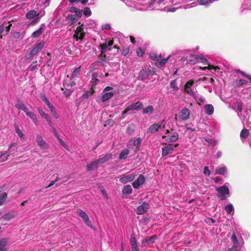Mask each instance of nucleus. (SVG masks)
Wrapping results in <instances>:
<instances>
[{"label":"nucleus","instance_id":"nucleus-55","mask_svg":"<svg viewBox=\"0 0 251 251\" xmlns=\"http://www.w3.org/2000/svg\"><path fill=\"white\" fill-rule=\"evenodd\" d=\"M49 108L50 109V113L52 115H56V111L55 110L54 108L51 103H50L49 106H48Z\"/></svg>","mask_w":251,"mask_h":251},{"label":"nucleus","instance_id":"nucleus-60","mask_svg":"<svg viewBox=\"0 0 251 251\" xmlns=\"http://www.w3.org/2000/svg\"><path fill=\"white\" fill-rule=\"evenodd\" d=\"M210 173H211V172L209 169L208 167H207V166L204 167V170H203V174L206 176H209L210 175Z\"/></svg>","mask_w":251,"mask_h":251},{"label":"nucleus","instance_id":"nucleus-40","mask_svg":"<svg viewBox=\"0 0 251 251\" xmlns=\"http://www.w3.org/2000/svg\"><path fill=\"white\" fill-rule=\"evenodd\" d=\"M129 154V151L127 150H125L121 151L120 154L119 158L120 159H125L126 158L127 155Z\"/></svg>","mask_w":251,"mask_h":251},{"label":"nucleus","instance_id":"nucleus-5","mask_svg":"<svg viewBox=\"0 0 251 251\" xmlns=\"http://www.w3.org/2000/svg\"><path fill=\"white\" fill-rule=\"evenodd\" d=\"M178 134L176 132H170L169 129L166 131L165 135L162 136V138L166 139L168 143L175 142L178 139Z\"/></svg>","mask_w":251,"mask_h":251},{"label":"nucleus","instance_id":"nucleus-42","mask_svg":"<svg viewBox=\"0 0 251 251\" xmlns=\"http://www.w3.org/2000/svg\"><path fill=\"white\" fill-rule=\"evenodd\" d=\"M155 239H156V236L153 235L148 239H144L143 243H147V244L153 243L154 242Z\"/></svg>","mask_w":251,"mask_h":251},{"label":"nucleus","instance_id":"nucleus-12","mask_svg":"<svg viewBox=\"0 0 251 251\" xmlns=\"http://www.w3.org/2000/svg\"><path fill=\"white\" fill-rule=\"evenodd\" d=\"M136 176V175L135 174H126L123 175L120 178V181L123 184H126L127 182L133 181Z\"/></svg>","mask_w":251,"mask_h":251},{"label":"nucleus","instance_id":"nucleus-51","mask_svg":"<svg viewBox=\"0 0 251 251\" xmlns=\"http://www.w3.org/2000/svg\"><path fill=\"white\" fill-rule=\"evenodd\" d=\"M244 4L245 5L244 9H251V1H250V0H245Z\"/></svg>","mask_w":251,"mask_h":251},{"label":"nucleus","instance_id":"nucleus-15","mask_svg":"<svg viewBox=\"0 0 251 251\" xmlns=\"http://www.w3.org/2000/svg\"><path fill=\"white\" fill-rule=\"evenodd\" d=\"M145 177L143 175H140L137 179L134 181L132 184L135 189H138L142 185L145 183Z\"/></svg>","mask_w":251,"mask_h":251},{"label":"nucleus","instance_id":"nucleus-3","mask_svg":"<svg viewBox=\"0 0 251 251\" xmlns=\"http://www.w3.org/2000/svg\"><path fill=\"white\" fill-rule=\"evenodd\" d=\"M198 62H201L203 65H207V66L203 67H200V69L201 70H205L206 69L211 70L214 69L216 71L217 69H219L218 67H215L212 65H211L205 56L202 55H198Z\"/></svg>","mask_w":251,"mask_h":251},{"label":"nucleus","instance_id":"nucleus-16","mask_svg":"<svg viewBox=\"0 0 251 251\" xmlns=\"http://www.w3.org/2000/svg\"><path fill=\"white\" fill-rule=\"evenodd\" d=\"M44 42H41L36 45L34 48L31 50L29 53V55L32 57L36 54L39 51H40L44 47Z\"/></svg>","mask_w":251,"mask_h":251},{"label":"nucleus","instance_id":"nucleus-11","mask_svg":"<svg viewBox=\"0 0 251 251\" xmlns=\"http://www.w3.org/2000/svg\"><path fill=\"white\" fill-rule=\"evenodd\" d=\"M178 145V144L173 145L172 144H169L162 148V156H166L169 154H171L174 150V147H176Z\"/></svg>","mask_w":251,"mask_h":251},{"label":"nucleus","instance_id":"nucleus-1","mask_svg":"<svg viewBox=\"0 0 251 251\" xmlns=\"http://www.w3.org/2000/svg\"><path fill=\"white\" fill-rule=\"evenodd\" d=\"M174 5L181 4L179 8L188 9L194 7L197 5V2L196 0H171Z\"/></svg>","mask_w":251,"mask_h":251},{"label":"nucleus","instance_id":"nucleus-43","mask_svg":"<svg viewBox=\"0 0 251 251\" xmlns=\"http://www.w3.org/2000/svg\"><path fill=\"white\" fill-rule=\"evenodd\" d=\"M72 11H73L74 13H75V15L77 16V18L80 17L82 15V11L77 8L75 7H72Z\"/></svg>","mask_w":251,"mask_h":251},{"label":"nucleus","instance_id":"nucleus-30","mask_svg":"<svg viewBox=\"0 0 251 251\" xmlns=\"http://www.w3.org/2000/svg\"><path fill=\"white\" fill-rule=\"evenodd\" d=\"M43 26H44V25H42L38 30L33 32L32 34V36L34 38H37L41 35L43 32Z\"/></svg>","mask_w":251,"mask_h":251},{"label":"nucleus","instance_id":"nucleus-21","mask_svg":"<svg viewBox=\"0 0 251 251\" xmlns=\"http://www.w3.org/2000/svg\"><path fill=\"white\" fill-rule=\"evenodd\" d=\"M170 57L171 56L169 55L167 58L162 59V57L159 58L158 61L155 62V66L158 68H161L166 63Z\"/></svg>","mask_w":251,"mask_h":251},{"label":"nucleus","instance_id":"nucleus-6","mask_svg":"<svg viewBox=\"0 0 251 251\" xmlns=\"http://www.w3.org/2000/svg\"><path fill=\"white\" fill-rule=\"evenodd\" d=\"M194 83V81L193 80H190L187 82L184 86V90L187 94L194 98L196 100H197L195 90L192 87Z\"/></svg>","mask_w":251,"mask_h":251},{"label":"nucleus","instance_id":"nucleus-46","mask_svg":"<svg viewBox=\"0 0 251 251\" xmlns=\"http://www.w3.org/2000/svg\"><path fill=\"white\" fill-rule=\"evenodd\" d=\"M80 67H78L76 68H75L72 75V76L70 78L73 79L75 78V76H76L80 73Z\"/></svg>","mask_w":251,"mask_h":251},{"label":"nucleus","instance_id":"nucleus-31","mask_svg":"<svg viewBox=\"0 0 251 251\" xmlns=\"http://www.w3.org/2000/svg\"><path fill=\"white\" fill-rule=\"evenodd\" d=\"M148 77V74L146 73L145 70L143 69L140 72L138 76V79L140 80H144Z\"/></svg>","mask_w":251,"mask_h":251},{"label":"nucleus","instance_id":"nucleus-34","mask_svg":"<svg viewBox=\"0 0 251 251\" xmlns=\"http://www.w3.org/2000/svg\"><path fill=\"white\" fill-rule=\"evenodd\" d=\"M236 106L237 110L239 111L238 112V115L239 117H240L241 120L243 121L245 120L244 118H242L240 114L241 115V112L242 111V104L240 102H238L236 103Z\"/></svg>","mask_w":251,"mask_h":251},{"label":"nucleus","instance_id":"nucleus-36","mask_svg":"<svg viewBox=\"0 0 251 251\" xmlns=\"http://www.w3.org/2000/svg\"><path fill=\"white\" fill-rule=\"evenodd\" d=\"M9 156V154L7 153V151H5L3 152H0V161L1 162H4L8 159V157Z\"/></svg>","mask_w":251,"mask_h":251},{"label":"nucleus","instance_id":"nucleus-18","mask_svg":"<svg viewBox=\"0 0 251 251\" xmlns=\"http://www.w3.org/2000/svg\"><path fill=\"white\" fill-rule=\"evenodd\" d=\"M113 44V41L112 40L106 41L104 43L101 44L100 47L101 49V53H104L107 50H109V47H111Z\"/></svg>","mask_w":251,"mask_h":251},{"label":"nucleus","instance_id":"nucleus-47","mask_svg":"<svg viewBox=\"0 0 251 251\" xmlns=\"http://www.w3.org/2000/svg\"><path fill=\"white\" fill-rule=\"evenodd\" d=\"M145 71L148 74V76H149L155 74V73L156 72V69L154 68H152L151 69L148 68L146 70H145Z\"/></svg>","mask_w":251,"mask_h":251},{"label":"nucleus","instance_id":"nucleus-56","mask_svg":"<svg viewBox=\"0 0 251 251\" xmlns=\"http://www.w3.org/2000/svg\"><path fill=\"white\" fill-rule=\"evenodd\" d=\"M49 108L50 109V113L52 115H56V111L55 110L54 108L51 103H50L49 106H48Z\"/></svg>","mask_w":251,"mask_h":251},{"label":"nucleus","instance_id":"nucleus-2","mask_svg":"<svg viewBox=\"0 0 251 251\" xmlns=\"http://www.w3.org/2000/svg\"><path fill=\"white\" fill-rule=\"evenodd\" d=\"M166 121L165 120H162L157 123H154L150 126L147 130V133H154L159 129L164 128L166 126Z\"/></svg>","mask_w":251,"mask_h":251},{"label":"nucleus","instance_id":"nucleus-57","mask_svg":"<svg viewBox=\"0 0 251 251\" xmlns=\"http://www.w3.org/2000/svg\"><path fill=\"white\" fill-rule=\"evenodd\" d=\"M49 108L50 109V113L52 115H56V111L55 110L54 108L51 103H50L49 106H48Z\"/></svg>","mask_w":251,"mask_h":251},{"label":"nucleus","instance_id":"nucleus-62","mask_svg":"<svg viewBox=\"0 0 251 251\" xmlns=\"http://www.w3.org/2000/svg\"><path fill=\"white\" fill-rule=\"evenodd\" d=\"M237 72L241 73V74L243 76L247 77V78H248L251 81V75H247L244 72H242V71H241L240 70H238L237 71Z\"/></svg>","mask_w":251,"mask_h":251},{"label":"nucleus","instance_id":"nucleus-19","mask_svg":"<svg viewBox=\"0 0 251 251\" xmlns=\"http://www.w3.org/2000/svg\"><path fill=\"white\" fill-rule=\"evenodd\" d=\"M186 59L187 63L191 65L198 63V55L197 54H190L186 58Z\"/></svg>","mask_w":251,"mask_h":251},{"label":"nucleus","instance_id":"nucleus-17","mask_svg":"<svg viewBox=\"0 0 251 251\" xmlns=\"http://www.w3.org/2000/svg\"><path fill=\"white\" fill-rule=\"evenodd\" d=\"M149 208V204L146 202H144L141 205L138 206L136 212L138 215H141L146 212Z\"/></svg>","mask_w":251,"mask_h":251},{"label":"nucleus","instance_id":"nucleus-32","mask_svg":"<svg viewBox=\"0 0 251 251\" xmlns=\"http://www.w3.org/2000/svg\"><path fill=\"white\" fill-rule=\"evenodd\" d=\"M26 115L31 118L35 124L38 125V121L36 116L33 112L30 111L29 112H27Z\"/></svg>","mask_w":251,"mask_h":251},{"label":"nucleus","instance_id":"nucleus-9","mask_svg":"<svg viewBox=\"0 0 251 251\" xmlns=\"http://www.w3.org/2000/svg\"><path fill=\"white\" fill-rule=\"evenodd\" d=\"M76 213L80 217L84 223L89 227H92L91 222L90 221L88 215L85 212L80 209H78L76 210Z\"/></svg>","mask_w":251,"mask_h":251},{"label":"nucleus","instance_id":"nucleus-28","mask_svg":"<svg viewBox=\"0 0 251 251\" xmlns=\"http://www.w3.org/2000/svg\"><path fill=\"white\" fill-rule=\"evenodd\" d=\"M132 189L131 185L127 184L126 185L122 190L124 195H129L132 193Z\"/></svg>","mask_w":251,"mask_h":251},{"label":"nucleus","instance_id":"nucleus-37","mask_svg":"<svg viewBox=\"0 0 251 251\" xmlns=\"http://www.w3.org/2000/svg\"><path fill=\"white\" fill-rule=\"evenodd\" d=\"M225 209L227 214H230L232 212H233L234 207L233 206V205L230 203L225 206Z\"/></svg>","mask_w":251,"mask_h":251},{"label":"nucleus","instance_id":"nucleus-58","mask_svg":"<svg viewBox=\"0 0 251 251\" xmlns=\"http://www.w3.org/2000/svg\"><path fill=\"white\" fill-rule=\"evenodd\" d=\"M51 132L54 134V135L56 138H58L59 136V134L55 128V126H53V127H51Z\"/></svg>","mask_w":251,"mask_h":251},{"label":"nucleus","instance_id":"nucleus-44","mask_svg":"<svg viewBox=\"0 0 251 251\" xmlns=\"http://www.w3.org/2000/svg\"><path fill=\"white\" fill-rule=\"evenodd\" d=\"M249 134V130L247 129H243L240 133V137L241 138H246Z\"/></svg>","mask_w":251,"mask_h":251},{"label":"nucleus","instance_id":"nucleus-49","mask_svg":"<svg viewBox=\"0 0 251 251\" xmlns=\"http://www.w3.org/2000/svg\"><path fill=\"white\" fill-rule=\"evenodd\" d=\"M171 87L173 89L174 91H177L178 90V87L177 86V83L176 80H173L171 81L170 84Z\"/></svg>","mask_w":251,"mask_h":251},{"label":"nucleus","instance_id":"nucleus-35","mask_svg":"<svg viewBox=\"0 0 251 251\" xmlns=\"http://www.w3.org/2000/svg\"><path fill=\"white\" fill-rule=\"evenodd\" d=\"M153 111V107L152 105H149L148 107L143 109V113L144 114H151Z\"/></svg>","mask_w":251,"mask_h":251},{"label":"nucleus","instance_id":"nucleus-4","mask_svg":"<svg viewBox=\"0 0 251 251\" xmlns=\"http://www.w3.org/2000/svg\"><path fill=\"white\" fill-rule=\"evenodd\" d=\"M78 24L79 25L75 30L73 37L76 41H82L85 35V33L84 31V25L80 24V23H79Z\"/></svg>","mask_w":251,"mask_h":251},{"label":"nucleus","instance_id":"nucleus-39","mask_svg":"<svg viewBox=\"0 0 251 251\" xmlns=\"http://www.w3.org/2000/svg\"><path fill=\"white\" fill-rule=\"evenodd\" d=\"M38 112L41 117L44 119H45L46 120H48L49 118L50 117L46 114L42 109L38 108Z\"/></svg>","mask_w":251,"mask_h":251},{"label":"nucleus","instance_id":"nucleus-8","mask_svg":"<svg viewBox=\"0 0 251 251\" xmlns=\"http://www.w3.org/2000/svg\"><path fill=\"white\" fill-rule=\"evenodd\" d=\"M143 107V104L140 101H137L135 103H133L126 107L124 111H123L122 114L124 115L129 111L134 110L139 111L142 109Z\"/></svg>","mask_w":251,"mask_h":251},{"label":"nucleus","instance_id":"nucleus-54","mask_svg":"<svg viewBox=\"0 0 251 251\" xmlns=\"http://www.w3.org/2000/svg\"><path fill=\"white\" fill-rule=\"evenodd\" d=\"M7 244V241L6 239H2L0 240V247L5 248Z\"/></svg>","mask_w":251,"mask_h":251},{"label":"nucleus","instance_id":"nucleus-38","mask_svg":"<svg viewBox=\"0 0 251 251\" xmlns=\"http://www.w3.org/2000/svg\"><path fill=\"white\" fill-rule=\"evenodd\" d=\"M185 127L187 130H190L191 131H197L196 127L194 126L192 124L189 123L185 125Z\"/></svg>","mask_w":251,"mask_h":251},{"label":"nucleus","instance_id":"nucleus-45","mask_svg":"<svg viewBox=\"0 0 251 251\" xmlns=\"http://www.w3.org/2000/svg\"><path fill=\"white\" fill-rule=\"evenodd\" d=\"M226 172V168L223 166L222 167H220L216 171V174H221V175H225V174Z\"/></svg>","mask_w":251,"mask_h":251},{"label":"nucleus","instance_id":"nucleus-27","mask_svg":"<svg viewBox=\"0 0 251 251\" xmlns=\"http://www.w3.org/2000/svg\"><path fill=\"white\" fill-rule=\"evenodd\" d=\"M15 131L16 133L18 134V136L21 139L22 141H24L25 140L24 137V134L23 131L20 129L19 126L17 125L15 126Z\"/></svg>","mask_w":251,"mask_h":251},{"label":"nucleus","instance_id":"nucleus-14","mask_svg":"<svg viewBox=\"0 0 251 251\" xmlns=\"http://www.w3.org/2000/svg\"><path fill=\"white\" fill-rule=\"evenodd\" d=\"M36 140L41 149L45 150L49 149V145L44 140L41 135H37L36 136Z\"/></svg>","mask_w":251,"mask_h":251},{"label":"nucleus","instance_id":"nucleus-26","mask_svg":"<svg viewBox=\"0 0 251 251\" xmlns=\"http://www.w3.org/2000/svg\"><path fill=\"white\" fill-rule=\"evenodd\" d=\"M67 20L68 21V24L72 25L77 21V16L69 14L67 16Z\"/></svg>","mask_w":251,"mask_h":251},{"label":"nucleus","instance_id":"nucleus-33","mask_svg":"<svg viewBox=\"0 0 251 251\" xmlns=\"http://www.w3.org/2000/svg\"><path fill=\"white\" fill-rule=\"evenodd\" d=\"M198 4L205 6H208L213 2L212 0H196Z\"/></svg>","mask_w":251,"mask_h":251},{"label":"nucleus","instance_id":"nucleus-61","mask_svg":"<svg viewBox=\"0 0 251 251\" xmlns=\"http://www.w3.org/2000/svg\"><path fill=\"white\" fill-rule=\"evenodd\" d=\"M93 93L91 91H87L83 94L82 97L84 99H88L89 97L92 96Z\"/></svg>","mask_w":251,"mask_h":251},{"label":"nucleus","instance_id":"nucleus-7","mask_svg":"<svg viewBox=\"0 0 251 251\" xmlns=\"http://www.w3.org/2000/svg\"><path fill=\"white\" fill-rule=\"evenodd\" d=\"M141 142V138H132L128 141V146L136 152L139 150Z\"/></svg>","mask_w":251,"mask_h":251},{"label":"nucleus","instance_id":"nucleus-52","mask_svg":"<svg viewBox=\"0 0 251 251\" xmlns=\"http://www.w3.org/2000/svg\"><path fill=\"white\" fill-rule=\"evenodd\" d=\"M41 98L42 100L44 102L47 106H49L51 103L45 95H41Z\"/></svg>","mask_w":251,"mask_h":251},{"label":"nucleus","instance_id":"nucleus-29","mask_svg":"<svg viewBox=\"0 0 251 251\" xmlns=\"http://www.w3.org/2000/svg\"><path fill=\"white\" fill-rule=\"evenodd\" d=\"M105 93L102 95L101 100L103 102L107 101L113 96V93L112 92H104Z\"/></svg>","mask_w":251,"mask_h":251},{"label":"nucleus","instance_id":"nucleus-64","mask_svg":"<svg viewBox=\"0 0 251 251\" xmlns=\"http://www.w3.org/2000/svg\"><path fill=\"white\" fill-rule=\"evenodd\" d=\"M136 53L138 56L141 57L144 54V51L141 48H139L137 50Z\"/></svg>","mask_w":251,"mask_h":251},{"label":"nucleus","instance_id":"nucleus-41","mask_svg":"<svg viewBox=\"0 0 251 251\" xmlns=\"http://www.w3.org/2000/svg\"><path fill=\"white\" fill-rule=\"evenodd\" d=\"M150 58L156 62L159 58H161V55H158L155 53H151L150 54Z\"/></svg>","mask_w":251,"mask_h":251},{"label":"nucleus","instance_id":"nucleus-53","mask_svg":"<svg viewBox=\"0 0 251 251\" xmlns=\"http://www.w3.org/2000/svg\"><path fill=\"white\" fill-rule=\"evenodd\" d=\"M84 15L86 16H90L91 15V11L88 7H85L83 10Z\"/></svg>","mask_w":251,"mask_h":251},{"label":"nucleus","instance_id":"nucleus-48","mask_svg":"<svg viewBox=\"0 0 251 251\" xmlns=\"http://www.w3.org/2000/svg\"><path fill=\"white\" fill-rule=\"evenodd\" d=\"M26 106L22 101H19L15 104V107L18 109L23 110Z\"/></svg>","mask_w":251,"mask_h":251},{"label":"nucleus","instance_id":"nucleus-63","mask_svg":"<svg viewBox=\"0 0 251 251\" xmlns=\"http://www.w3.org/2000/svg\"><path fill=\"white\" fill-rule=\"evenodd\" d=\"M197 100H196L197 101L199 104H201V103H203L205 101V99L202 97H199L197 95Z\"/></svg>","mask_w":251,"mask_h":251},{"label":"nucleus","instance_id":"nucleus-25","mask_svg":"<svg viewBox=\"0 0 251 251\" xmlns=\"http://www.w3.org/2000/svg\"><path fill=\"white\" fill-rule=\"evenodd\" d=\"M39 16V13H37V12L34 10H31L28 11L26 14L27 18L29 19H33L34 17H38Z\"/></svg>","mask_w":251,"mask_h":251},{"label":"nucleus","instance_id":"nucleus-50","mask_svg":"<svg viewBox=\"0 0 251 251\" xmlns=\"http://www.w3.org/2000/svg\"><path fill=\"white\" fill-rule=\"evenodd\" d=\"M97 76V75L95 74V73L93 74L92 75V84L93 86L96 85L98 81H99L97 78H96V77Z\"/></svg>","mask_w":251,"mask_h":251},{"label":"nucleus","instance_id":"nucleus-13","mask_svg":"<svg viewBox=\"0 0 251 251\" xmlns=\"http://www.w3.org/2000/svg\"><path fill=\"white\" fill-rule=\"evenodd\" d=\"M216 190L220 194V197L222 200H225L226 198V195H228L229 193L228 188L225 185L217 188Z\"/></svg>","mask_w":251,"mask_h":251},{"label":"nucleus","instance_id":"nucleus-59","mask_svg":"<svg viewBox=\"0 0 251 251\" xmlns=\"http://www.w3.org/2000/svg\"><path fill=\"white\" fill-rule=\"evenodd\" d=\"M60 143V144L64 148L67 149L68 146L67 144L60 138L59 136L58 138H56Z\"/></svg>","mask_w":251,"mask_h":251},{"label":"nucleus","instance_id":"nucleus-22","mask_svg":"<svg viewBox=\"0 0 251 251\" xmlns=\"http://www.w3.org/2000/svg\"><path fill=\"white\" fill-rule=\"evenodd\" d=\"M111 153H107L104 156L101 157L100 159H98V162L100 165L104 163L105 162L109 161L112 157Z\"/></svg>","mask_w":251,"mask_h":251},{"label":"nucleus","instance_id":"nucleus-10","mask_svg":"<svg viewBox=\"0 0 251 251\" xmlns=\"http://www.w3.org/2000/svg\"><path fill=\"white\" fill-rule=\"evenodd\" d=\"M176 116L182 121H186L190 118V111L188 108H183Z\"/></svg>","mask_w":251,"mask_h":251},{"label":"nucleus","instance_id":"nucleus-24","mask_svg":"<svg viewBox=\"0 0 251 251\" xmlns=\"http://www.w3.org/2000/svg\"><path fill=\"white\" fill-rule=\"evenodd\" d=\"M99 165L100 164L98 160H96L87 165V170L88 171H91L94 169L97 168Z\"/></svg>","mask_w":251,"mask_h":251},{"label":"nucleus","instance_id":"nucleus-20","mask_svg":"<svg viewBox=\"0 0 251 251\" xmlns=\"http://www.w3.org/2000/svg\"><path fill=\"white\" fill-rule=\"evenodd\" d=\"M17 214L16 211H11L8 213H6L3 216V218L4 220L8 221L14 218Z\"/></svg>","mask_w":251,"mask_h":251},{"label":"nucleus","instance_id":"nucleus-23","mask_svg":"<svg viewBox=\"0 0 251 251\" xmlns=\"http://www.w3.org/2000/svg\"><path fill=\"white\" fill-rule=\"evenodd\" d=\"M204 112L208 115H212L214 112V107L211 104H206L204 107Z\"/></svg>","mask_w":251,"mask_h":251}]
</instances>
